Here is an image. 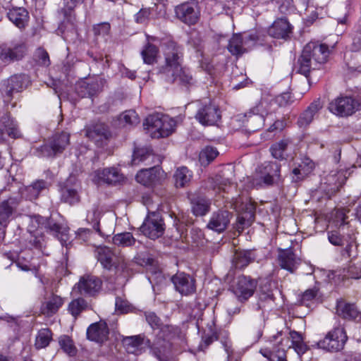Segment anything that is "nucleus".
<instances>
[{
	"mask_svg": "<svg viewBox=\"0 0 361 361\" xmlns=\"http://www.w3.org/2000/svg\"><path fill=\"white\" fill-rule=\"evenodd\" d=\"M164 54L165 64L158 71L160 79L169 84H191L192 77L189 70L182 66L183 54L180 47L175 42H169L166 44Z\"/></svg>",
	"mask_w": 361,
	"mask_h": 361,
	"instance_id": "nucleus-1",
	"label": "nucleus"
},
{
	"mask_svg": "<svg viewBox=\"0 0 361 361\" xmlns=\"http://www.w3.org/2000/svg\"><path fill=\"white\" fill-rule=\"evenodd\" d=\"M329 54L326 44L310 42L304 47L298 59V73L308 78L311 70L319 69L324 63Z\"/></svg>",
	"mask_w": 361,
	"mask_h": 361,
	"instance_id": "nucleus-2",
	"label": "nucleus"
},
{
	"mask_svg": "<svg viewBox=\"0 0 361 361\" xmlns=\"http://www.w3.org/2000/svg\"><path fill=\"white\" fill-rule=\"evenodd\" d=\"M176 124L173 118L160 114L149 115L144 122L146 129L151 130L156 137H168L174 131Z\"/></svg>",
	"mask_w": 361,
	"mask_h": 361,
	"instance_id": "nucleus-3",
	"label": "nucleus"
},
{
	"mask_svg": "<svg viewBox=\"0 0 361 361\" xmlns=\"http://www.w3.org/2000/svg\"><path fill=\"white\" fill-rule=\"evenodd\" d=\"M84 0H63V6L58 11L60 17H63V20L59 25L57 32L65 39L68 32L75 31V16L74 8L79 4H81Z\"/></svg>",
	"mask_w": 361,
	"mask_h": 361,
	"instance_id": "nucleus-4",
	"label": "nucleus"
},
{
	"mask_svg": "<svg viewBox=\"0 0 361 361\" xmlns=\"http://www.w3.org/2000/svg\"><path fill=\"white\" fill-rule=\"evenodd\" d=\"M94 257L102 266L107 270L125 271L127 262L123 257H118L111 249L105 245L97 246L94 250Z\"/></svg>",
	"mask_w": 361,
	"mask_h": 361,
	"instance_id": "nucleus-5",
	"label": "nucleus"
},
{
	"mask_svg": "<svg viewBox=\"0 0 361 361\" xmlns=\"http://www.w3.org/2000/svg\"><path fill=\"white\" fill-rule=\"evenodd\" d=\"M259 41L257 32L250 33L235 34L229 39L227 46L228 51L233 56H240L252 49Z\"/></svg>",
	"mask_w": 361,
	"mask_h": 361,
	"instance_id": "nucleus-6",
	"label": "nucleus"
},
{
	"mask_svg": "<svg viewBox=\"0 0 361 361\" xmlns=\"http://www.w3.org/2000/svg\"><path fill=\"white\" fill-rule=\"evenodd\" d=\"M282 332H278L270 341L272 347L260 350V353L269 361H286V350L290 348L288 338H281Z\"/></svg>",
	"mask_w": 361,
	"mask_h": 361,
	"instance_id": "nucleus-7",
	"label": "nucleus"
},
{
	"mask_svg": "<svg viewBox=\"0 0 361 361\" xmlns=\"http://www.w3.org/2000/svg\"><path fill=\"white\" fill-rule=\"evenodd\" d=\"M70 145V134L66 132L55 133L47 142L37 149L42 157H52L61 154Z\"/></svg>",
	"mask_w": 361,
	"mask_h": 361,
	"instance_id": "nucleus-8",
	"label": "nucleus"
},
{
	"mask_svg": "<svg viewBox=\"0 0 361 361\" xmlns=\"http://www.w3.org/2000/svg\"><path fill=\"white\" fill-rule=\"evenodd\" d=\"M257 281L250 276L240 275L236 277L231 286V290L240 302H245L253 295Z\"/></svg>",
	"mask_w": 361,
	"mask_h": 361,
	"instance_id": "nucleus-9",
	"label": "nucleus"
},
{
	"mask_svg": "<svg viewBox=\"0 0 361 361\" xmlns=\"http://www.w3.org/2000/svg\"><path fill=\"white\" fill-rule=\"evenodd\" d=\"M195 118L202 126H215L221 118V111L212 101L201 102L195 114Z\"/></svg>",
	"mask_w": 361,
	"mask_h": 361,
	"instance_id": "nucleus-10",
	"label": "nucleus"
},
{
	"mask_svg": "<svg viewBox=\"0 0 361 361\" xmlns=\"http://www.w3.org/2000/svg\"><path fill=\"white\" fill-rule=\"evenodd\" d=\"M347 341L345 331L342 327H336L330 331L325 338L317 343L319 348L329 352H337L342 350Z\"/></svg>",
	"mask_w": 361,
	"mask_h": 361,
	"instance_id": "nucleus-11",
	"label": "nucleus"
},
{
	"mask_svg": "<svg viewBox=\"0 0 361 361\" xmlns=\"http://www.w3.org/2000/svg\"><path fill=\"white\" fill-rule=\"evenodd\" d=\"M165 227L163 219L159 213H149L140 227L141 232L149 238L155 240L161 237Z\"/></svg>",
	"mask_w": 361,
	"mask_h": 361,
	"instance_id": "nucleus-12",
	"label": "nucleus"
},
{
	"mask_svg": "<svg viewBox=\"0 0 361 361\" xmlns=\"http://www.w3.org/2000/svg\"><path fill=\"white\" fill-rule=\"evenodd\" d=\"M150 354L159 361H169L173 357L172 343L156 336L153 341L146 340Z\"/></svg>",
	"mask_w": 361,
	"mask_h": 361,
	"instance_id": "nucleus-13",
	"label": "nucleus"
},
{
	"mask_svg": "<svg viewBox=\"0 0 361 361\" xmlns=\"http://www.w3.org/2000/svg\"><path fill=\"white\" fill-rule=\"evenodd\" d=\"M259 178L266 186L279 185L282 182L281 165L276 161L264 162L257 169Z\"/></svg>",
	"mask_w": 361,
	"mask_h": 361,
	"instance_id": "nucleus-14",
	"label": "nucleus"
},
{
	"mask_svg": "<svg viewBox=\"0 0 361 361\" xmlns=\"http://www.w3.org/2000/svg\"><path fill=\"white\" fill-rule=\"evenodd\" d=\"M359 103L351 97H338L329 104V111L339 116H348L358 109Z\"/></svg>",
	"mask_w": 361,
	"mask_h": 361,
	"instance_id": "nucleus-15",
	"label": "nucleus"
},
{
	"mask_svg": "<svg viewBox=\"0 0 361 361\" xmlns=\"http://www.w3.org/2000/svg\"><path fill=\"white\" fill-rule=\"evenodd\" d=\"M174 11L176 18L188 25H195L200 16L197 4L194 1L180 4L175 7Z\"/></svg>",
	"mask_w": 361,
	"mask_h": 361,
	"instance_id": "nucleus-16",
	"label": "nucleus"
},
{
	"mask_svg": "<svg viewBox=\"0 0 361 361\" xmlns=\"http://www.w3.org/2000/svg\"><path fill=\"white\" fill-rule=\"evenodd\" d=\"M102 281L93 275L82 276L73 288V291H78L82 295L94 296L102 288Z\"/></svg>",
	"mask_w": 361,
	"mask_h": 361,
	"instance_id": "nucleus-17",
	"label": "nucleus"
},
{
	"mask_svg": "<svg viewBox=\"0 0 361 361\" xmlns=\"http://www.w3.org/2000/svg\"><path fill=\"white\" fill-rule=\"evenodd\" d=\"M123 179L118 169L114 167L97 169L92 173V180L97 185L116 184Z\"/></svg>",
	"mask_w": 361,
	"mask_h": 361,
	"instance_id": "nucleus-18",
	"label": "nucleus"
},
{
	"mask_svg": "<svg viewBox=\"0 0 361 361\" xmlns=\"http://www.w3.org/2000/svg\"><path fill=\"white\" fill-rule=\"evenodd\" d=\"M171 281L175 289L183 295H191L196 290L195 279L184 272H178L173 275Z\"/></svg>",
	"mask_w": 361,
	"mask_h": 361,
	"instance_id": "nucleus-19",
	"label": "nucleus"
},
{
	"mask_svg": "<svg viewBox=\"0 0 361 361\" xmlns=\"http://www.w3.org/2000/svg\"><path fill=\"white\" fill-rule=\"evenodd\" d=\"M232 216L228 211L219 209L212 214L207 227L217 233H222L227 228Z\"/></svg>",
	"mask_w": 361,
	"mask_h": 361,
	"instance_id": "nucleus-20",
	"label": "nucleus"
},
{
	"mask_svg": "<svg viewBox=\"0 0 361 361\" xmlns=\"http://www.w3.org/2000/svg\"><path fill=\"white\" fill-rule=\"evenodd\" d=\"M163 171L158 166L140 170L136 176V180L145 186H154L159 184L162 178Z\"/></svg>",
	"mask_w": 361,
	"mask_h": 361,
	"instance_id": "nucleus-21",
	"label": "nucleus"
},
{
	"mask_svg": "<svg viewBox=\"0 0 361 361\" xmlns=\"http://www.w3.org/2000/svg\"><path fill=\"white\" fill-rule=\"evenodd\" d=\"M26 52V46L23 42H12L9 46H3L0 52V59L4 62L18 61L23 58Z\"/></svg>",
	"mask_w": 361,
	"mask_h": 361,
	"instance_id": "nucleus-22",
	"label": "nucleus"
},
{
	"mask_svg": "<svg viewBox=\"0 0 361 361\" xmlns=\"http://www.w3.org/2000/svg\"><path fill=\"white\" fill-rule=\"evenodd\" d=\"M29 83V77L25 74H16L10 77L4 90L5 96L8 97L6 102L11 99L14 92H22Z\"/></svg>",
	"mask_w": 361,
	"mask_h": 361,
	"instance_id": "nucleus-23",
	"label": "nucleus"
},
{
	"mask_svg": "<svg viewBox=\"0 0 361 361\" xmlns=\"http://www.w3.org/2000/svg\"><path fill=\"white\" fill-rule=\"evenodd\" d=\"M346 215L343 209H338L336 213V225L338 226V231H331L328 233L329 241L334 245L341 246L343 244L342 234L345 233V228L348 223L345 222Z\"/></svg>",
	"mask_w": 361,
	"mask_h": 361,
	"instance_id": "nucleus-24",
	"label": "nucleus"
},
{
	"mask_svg": "<svg viewBox=\"0 0 361 361\" xmlns=\"http://www.w3.org/2000/svg\"><path fill=\"white\" fill-rule=\"evenodd\" d=\"M293 26L286 18L276 19L269 28V35L276 39H287L292 33Z\"/></svg>",
	"mask_w": 361,
	"mask_h": 361,
	"instance_id": "nucleus-25",
	"label": "nucleus"
},
{
	"mask_svg": "<svg viewBox=\"0 0 361 361\" xmlns=\"http://www.w3.org/2000/svg\"><path fill=\"white\" fill-rule=\"evenodd\" d=\"M278 262L281 269L294 273L300 264V259L296 257L292 250H281L278 255Z\"/></svg>",
	"mask_w": 361,
	"mask_h": 361,
	"instance_id": "nucleus-26",
	"label": "nucleus"
},
{
	"mask_svg": "<svg viewBox=\"0 0 361 361\" xmlns=\"http://www.w3.org/2000/svg\"><path fill=\"white\" fill-rule=\"evenodd\" d=\"M108 335L107 324L102 321L92 324L87 329V338L97 343H103L107 339Z\"/></svg>",
	"mask_w": 361,
	"mask_h": 361,
	"instance_id": "nucleus-27",
	"label": "nucleus"
},
{
	"mask_svg": "<svg viewBox=\"0 0 361 361\" xmlns=\"http://www.w3.org/2000/svg\"><path fill=\"white\" fill-rule=\"evenodd\" d=\"M78 188L75 178H69L61 189V200L70 204L78 202L80 200L78 192Z\"/></svg>",
	"mask_w": 361,
	"mask_h": 361,
	"instance_id": "nucleus-28",
	"label": "nucleus"
},
{
	"mask_svg": "<svg viewBox=\"0 0 361 361\" xmlns=\"http://www.w3.org/2000/svg\"><path fill=\"white\" fill-rule=\"evenodd\" d=\"M86 136L98 146H102L110 137V132L106 125L98 123L87 129Z\"/></svg>",
	"mask_w": 361,
	"mask_h": 361,
	"instance_id": "nucleus-29",
	"label": "nucleus"
},
{
	"mask_svg": "<svg viewBox=\"0 0 361 361\" xmlns=\"http://www.w3.org/2000/svg\"><path fill=\"white\" fill-rule=\"evenodd\" d=\"M322 108V102L319 99L314 100L310 106L300 114L298 120V124L300 128H306L317 116L319 111Z\"/></svg>",
	"mask_w": 361,
	"mask_h": 361,
	"instance_id": "nucleus-30",
	"label": "nucleus"
},
{
	"mask_svg": "<svg viewBox=\"0 0 361 361\" xmlns=\"http://www.w3.org/2000/svg\"><path fill=\"white\" fill-rule=\"evenodd\" d=\"M63 302V299L61 296L51 294L45 298L41 305L40 312L47 317H51L58 312Z\"/></svg>",
	"mask_w": 361,
	"mask_h": 361,
	"instance_id": "nucleus-31",
	"label": "nucleus"
},
{
	"mask_svg": "<svg viewBox=\"0 0 361 361\" xmlns=\"http://www.w3.org/2000/svg\"><path fill=\"white\" fill-rule=\"evenodd\" d=\"M102 80L91 82H82L76 86V92L81 97H90L97 94L102 90Z\"/></svg>",
	"mask_w": 361,
	"mask_h": 361,
	"instance_id": "nucleus-32",
	"label": "nucleus"
},
{
	"mask_svg": "<svg viewBox=\"0 0 361 361\" xmlns=\"http://www.w3.org/2000/svg\"><path fill=\"white\" fill-rule=\"evenodd\" d=\"M147 339L144 334H139L126 336L123 338L122 343L128 353L137 355L141 353L142 345H146Z\"/></svg>",
	"mask_w": 361,
	"mask_h": 361,
	"instance_id": "nucleus-33",
	"label": "nucleus"
},
{
	"mask_svg": "<svg viewBox=\"0 0 361 361\" xmlns=\"http://www.w3.org/2000/svg\"><path fill=\"white\" fill-rule=\"evenodd\" d=\"M18 202L15 198H8L0 203V225L6 227L12 219Z\"/></svg>",
	"mask_w": 361,
	"mask_h": 361,
	"instance_id": "nucleus-34",
	"label": "nucleus"
},
{
	"mask_svg": "<svg viewBox=\"0 0 361 361\" xmlns=\"http://www.w3.org/2000/svg\"><path fill=\"white\" fill-rule=\"evenodd\" d=\"M191 211L196 216L206 215L210 210V200L201 195L193 196L190 198Z\"/></svg>",
	"mask_w": 361,
	"mask_h": 361,
	"instance_id": "nucleus-35",
	"label": "nucleus"
},
{
	"mask_svg": "<svg viewBox=\"0 0 361 361\" xmlns=\"http://www.w3.org/2000/svg\"><path fill=\"white\" fill-rule=\"evenodd\" d=\"M336 312L346 319L361 320V312L357 310L354 304L346 303L343 300L338 301Z\"/></svg>",
	"mask_w": 361,
	"mask_h": 361,
	"instance_id": "nucleus-36",
	"label": "nucleus"
},
{
	"mask_svg": "<svg viewBox=\"0 0 361 361\" xmlns=\"http://www.w3.org/2000/svg\"><path fill=\"white\" fill-rule=\"evenodd\" d=\"M7 16L9 20L20 29L24 28L29 20L28 12L22 7L10 9Z\"/></svg>",
	"mask_w": 361,
	"mask_h": 361,
	"instance_id": "nucleus-37",
	"label": "nucleus"
},
{
	"mask_svg": "<svg viewBox=\"0 0 361 361\" xmlns=\"http://www.w3.org/2000/svg\"><path fill=\"white\" fill-rule=\"evenodd\" d=\"M256 259L253 250H236L233 258V264L238 269H243Z\"/></svg>",
	"mask_w": 361,
	"mask_h": 361,
	"instance_id": "nucleus-38",
	"label": "nucleus"
},
{
	"mask_svg": "<svg viewBox=\"0 0 361 361\" xmlns=\"http://www.w3.org/2000/svg\"><path fill=\"white\" fill-rule=\"evenodd\" d=\"M281 338H288L290 348H293L298 355H303L308 349L302 334L296 331H290L288 336L282 335Z\"/></svg>",
	"mask_w": 361,
	"mask_h": 361,
	"instance_id": "nucleus-39",
	"label": "nucleus"
},
{
	"mask_svg": "<svg viewBox=\"0 0 361 361\" xmlns=\"http://www.w3.org/2000/svg\"><path fill=\"white\" fill-rule=\"evenodd\" d=\"M48 184L43 180H37L31 185L25 187L21 190V194L23 197L29 200H33L38 197L40 192L47 188Z\"/></svg>",
	"mask_w": 361,
	"mask_h": 361,
	"instance_id": "nucleus-40",
	"label": "nucleus"
},
{
	"mask_svg": "<svg viewBox=\"0 0 361 361\" xmlns=\"http://www.w3.org/2000/svg\"><path fill=\"white\" fill-rule=\"evenodd\" d=\"M34 221L37 224L38 228L46 229L47 232L55 236H59V232L63 228L60 224L56 223L52 219L44 218L39 215L35 216Z\"/></svg>",
	"mask_w": 361,
	"mask_h": 361,
	"instance_id": "nucleus-41",
	"label": "nucleus"
},
{
	"mask_svg": "<svg viewBox=\"0 0 361 361\" xmlns=\"http://www.w3.org/2000/svg\"><path fill=\"white\" fill-rule=\"evenodd\" d=\"M0 122L4 125L5 130L11 138H18L20 137V131L18 128L17 122L11 116L10 113L6 112L0 117Z\"/></svg>",
	"mask_w": 361,
	"mask_h": 361,
	"instance_id": "nucleus-42",
	"label": "nucleus"
},
{
	"mask_svg": "<svg viewBox=\"0 0 361 361\" xmlns=\"http://www.w3.org/2000/svg\"><path fill=\"white\" fill-rule=\"evenodd\" d=\"M173 178L176 188H184L190 183L192 172L186 166H180L175 171Z\"/></svg>",
	"mask_w": 361,
	"mask_h": 361,
	"instance_id": "nucleus-43",
	"label": "nucleus"
},
{
	"mask_svg": "<svg viewBox=\"0 0 361 361\" xmlns=\"http://www.w3.org/2000/svg\"><path fill=\"white\" fill-rule=\"evenodd\" d=\"M264 111L262 110V105L259 104L251 109L250 112L245 115V116L248 118V122L257 123V124L252 127L253 130H257L263 126L264 122Z\"/></svg>",
	"mask_w": 361,
	"mask_h": 361,
	"instance_id": "nucleus-44",
	"label": "nucleus"
},
{
	"mask_svg": "<svg viewBox=\"0 0 361 361\" xmlns=\"http://www.w3.org/2000/svg\"><path fill=\"white\" fill-rule=\"evenodd\" d=\"M255 219V212L253 208L250 207L249 211H246L238 216L237 222L235 224V229L238 232H241L245 227L251 225Z\"/></svg>",
	"mask_w": 361,
	"mask_h": 361,
	"instance_id": "nucleus-45",
	"label": "nucleus"
},
{
	"mask_svg": "<svg viewBox=\"0 0 361 361\" xmlns=\"http://www.w3.org/2000/svg\"><path fill=\"white\" fill-rule=\"evenodd\" d=\"M101 212L98 207L94 206L90 210L87 212L86 220L87 221L92 225L93 228L102 236L107 235V234L103 233L99 228V220L101 218Z\"/></svg>",
	"mask_w": 361,
	"mask_h": 361,
	"instance_id": "nucleus-46",
	"label": "nucleus"
},
{
	"mask_svg": "<svg viewBox=\"0 0 361 361\" xmlns=\"http://www.w3.org/2000/svg\"><path fill=\"white\" fill-rule=\"evenodd\" d=\"M289 144L288 140H283L274 144L270 147V152L272 157L279 160L286 159L287 157V149Z\"/></svg>",
	"mask_w": 361,
	"mask_h": 361,
	"instance_id": "nucleus-47",
	"label": "nucleus"
},
{
	"mask_svg": "<svg viewBox=\"0 0 361 361\" xmlns=\"http://www.w3.org/2000/svg\"><path fill=\"white\" fill-rule=\"evenodd\" d=\"M89 307L87 301L82 298L73 300L68 305V310L75 318Z\"/></svg>",
	"mask_w": 361,
	"mask_h": 361,
	"instance_id": "nucleus-48",
	"label": "nucleus"
},
{
	"mask_svg": "<svg viewBox=\"0 0 361 361\" xmlns=\"http://www.w3.org/2000/svg\"><path fill=\"white\" fill-rule=\"evenodd\" d=\"M158 52L159 49L155 45L147 43L141 51L144 62L149 65L153 64L156 62Z\"/></svg>",
	"mask_w": 361,
	"mask_h": 361,
	"instance_id": "nucleus-49",
	"label": "nucleus"
},
{
	"mask_svg": "<svg viewBox=\"0 0 361 361\" xmlns=\"http://www.w3.org/2000/svg\"><path fill=\"white\" fill-rule=\"evenodd\" d=\"M180 330L177 326L171 325H165L160 328L157 334V337L161 339H166L171 342V341L179 336Z\"/></svg>",
	"mask_w": 361,
	"mask_h": 361,
	"instance_id": "nucleus-50",
	"label": "nucleus"
},
{
	"mask_svg": "<svg viewBox=\"0 0 361 361\" xmlns=\"http://www.w3.org/2000/svg\"><path fill=\"white\" fill-rule=\"evenodd\" d=\"M52 339V333L49 329H42L38 331L35 338V348L37 349L44 348L49 345Z\"/></svg>",
	"mask_w": 361,
	"mask_h": 361,
	"instance_id": "nucleus-51",
	"label": "nucleus"
},
{
	"mask_svg": "<svg viewBox=\"0 0 361 361\" xmlns=\"http://www.w3.org/2000/svg\"><path fill=\"white\" fill-rule=\"evenodd\" d=\"M113 243L118 247H128L135 244V239L130 232L121 233L113 237Z\"/></svg>",
	"mask_w": 361,
	"mask_h": 361,
	"instance_id": "nucleus-52",
	"label": "nucleus"
},
{
	"mask_svg": "<svg viewBox=\"0 0 361 361\" xmlns=\"http://www.w3.org/2000/svg\"><path fill=\"white\" fill-rule=\"evenodd\" d=\"M352 51H358L361 49V18L357 22L350 34Z\"/></svg>",
	"mask_w": 361,
	"mask_h": 361,
	"instance_id": "nucleus-53",
	"label": "nucleus"
},
{
	"mask_svg": "<svg viewBox=\"0 0 361 361\" xmlns=\"http://www.w3.org/2000/svg\"><path fill=\"white\" fill-rule=\"evenodd\" d=\"M274 304V297L271 293H262L259 295V301L257 304V310H262L261 315L263 316L264 312L271 310Z\"/></svg>",
	"mask_w": 361,
	"mask_h": 361,
	"instance_id": "nucleus-54",
	"label": "nucleus"
},
{
	"mask_svg": "<svg viewBox=\"0 0 361 361\" xmlns=\"http://www.w3.org/2000/svg\"><path fill=\"white\" fill-rule=\"evenodd\" d=\"M154 155L147 148H137L133 152L132 164L137 165L147 159H153Z\"/></svg>",
	"mask_w": 361,
	"mask_h": 361,
	"instance_id": "nucleus-55",
	"label": "nucleus"
},
{
	"mask_svg": "<svg viewBox=\"0 0 361 361\" xmlns=\"http://www.w3.org/2000/svg\"><path fill=\"white\" fill-rule=\"evenodd\" d=\"M219 155V152L216 148L211 146H207L204 148L200 154V161L202 165H208Z\"/></svg>",
	"mask_w": 361,
	"mask_h": 361,
	"instance_id": "nucleus-56",
	"label": "nucleus"
},
{
	"mask_svg": "<svg viewBox=\"0 0 361 361\" xmlns=\"http://www.w3.org/2000/svg\"><path fill=\"white\" fill-rule=\"evenodd\" d=\"M302 4L305 6V14L307 16V20L312 23L318 18L317 8L314 7V0H300Z\"/></svg>",
	"mask_w": 361,
	"mask_h": 361,
	"instance_id": "nucleus-57",
	"label": "nucleus"
},
{
	"mask_svg": "<svg viewBox=\"0 0 361 361\" xmlns=\"http://www.w3.org/2000/svg\"><path fill=\"white\" fill-rule=\"evenodd\" d=\"M59 345L61 349L70 356H73L76 353V348L73 345V341L68 336H62L59 338Z\"/></svg>",
	"mask_w": 361,
	"mask_h": 361,
	"instance_id": "nucleus-58",
	"label": "nucleus"
},
{
	"mask_svg": "<svg viewBox=\"0 0 361 361\" xmlns=\"http://www.w3.org/2000/svg\"><path fill=\"white\" fill-rule=\"evenodd\" d=\"M345 172L341 171L334 174H331L329 176V181H335L334 183V186L331 188L332 190L338 189L341 187L346 180Z\"/></svg>",
	"mask_w": 361,
	"mask_h": 361,
	"instance_id": "nucleus-59",
	"label": "nucleus"
},
{
	"mask_svg": "<svg viewBox=\"0 0 361 361\" xmlns=\"http://www.w3.org/2000/svg\"><path fill=\"white\" fill-rule=\"evenodd\" d=\"M121 120L129 125H135L140 122L139 117L134 110L126 111L121 116Z\"/></svg>",
	"mask_w": 361,
	"mask_h": 361,
	"instance_id": "nucleus-60",
	"label": "nucleus"
},
{
	"mask_svg": "<svg viewBox=\"0 0 361 361\" xmlns=\"http://www.w3.org/2000/svg\"><path fill=\"white\" fill-rule=\"evenodd\" d=\"M110 29L111 26L109 23H102L93 27V32L96 37H104L109 34Z\"/></svg>",
	"mask_w": 361,
	"mask_h": 361,
	"instance_id": "nucleus-61",
	"label": "nucleus"
},
{
	"mask_svg": "<svg viewBox=\"0 0 361 361\" xmlns=\"http://www.w3.org/2000/svg\"><path fill=\"white\" fill-rule=\"evenodd\" d=\"M345 276L349 279H358L361 278V264L350 265L345 274Z\"/></svg>",
	"mask_w": 361,
	"mask_h": 361,
	"instance_id": "nucleus-62",
	"label": "nucleus"
},
{
	"mask_svg": "<svg viewBox=\"0 0 361 361\" xmlns=\"http://www.w3.org/2000/svg\"><path fill=\"white\" fill-rule=\"evenodd\" d=\"M116 310L122 314L128 313L133 310L132 305L126 300L120 297L116 298Z\"/></svg>",
	"mask_w": 361,
	"mask_h": 361,
	"instance_id": "nucleus-63",
	"label": "nucleus"
},
{
	"mask_svg": "<svg viewBox=\"0 0 361 361\" xmlns=\"http://www.w3.org/2000/svg\"><path fill=\"white\" fill-rule=\"evenodd\" d=\"M35 59H37L38 63L41 66H48L50 64L49 54L44 49H37L35 51Z\"/></svg>",
	"mask_w": 361,
	"mask_h": 361,
	"instance_id": "nucleus-64",
	"label": "nucleus"
}]
</instances>
